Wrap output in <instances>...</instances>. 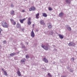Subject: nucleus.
<instances>
[{"label": "nucleus", "mask_w": 77, "mask_h": 77, "mask_svg": "<svg viewBox=\"0 0 77 77\" xmlns=\"http://www.w3.org/2000/svg\"><path fill=\"white\" fill-rule=\"evenodd\" d=\"M2 26L3 27L5 28H8L9 27V24L7 23L5 21H3L2 22Z\"/></svg>", "instance_id": "f257e3e1"}, {"label": "nucleus", "mask_w": 77, "mask_h": 77, "mask_svg": "<svg viewBox=\"0 0 77 77\" xmlns=\"http://www.w3.org/2000/svg\"><path fill=\"white\" fill-rule=\"evenodd\" d=\"M41 46L42 48H43L44 49V50H48V46H45L44 45H42Z\"/></svg>", "instance_id": "f03ea898"}, {"label": "nucleus", "mask_w": 77, "mask_h": 77, "mask_svg": "<svg viewBox=\"0 0 77 77\" xmlns=\"http://www.w3.org/2000/svg\"><path fill=\"white\" fill-rule=\"evenodd\" d=\"M35 10H36V8L34 7H32L29 8V11H35Z\"/></svg>", "instance_id": "7ed1b4c3"}, {"label": "nucleus", "mask_w": 77, "mask_h": 77, "mask_svg": "<svg viewBox=\"0 0 77 77\" xmlns=\"http://www.w3.org/2000/svg\"><path fill=\"white\" fill-rule=\"evenodd\" d=\"M35 33L33 32V30H32V31L31 32V36L32 38H35Z\"/></svg>", "instance_id": "20e7f679"}, {"label": "nucleus", "mask_w": 77, "mask_h": 77, "mask_svg": "<svg viewBox=\"0 0 77 77\" xmlns=\"http://www.w3.org/2000/svg\"><path fill=\"white\" fill-rule=\"evenodd\" d=\"M75 45V43L74 42H70L69 44V46H74Z\"/></svg>", "instance_id": "39448f33"}, {"label": "nucleus", "mask_w": 77, "mask_h": 77, "mask_svg": "<svg viewBox=\"0 0 77 77\" xmlns=\"http://www.w3.org/2000/svg\"><path fill=\"white\" fill-rule=\"evenodd\" d=\"M17 74L19 76H21V72H20L19 70H17Z\"/></svg>", "instance_id": "423d86ee"}, {"label": "nucleus", "mask_w": 77, "mask_h": 77, "mask_svg": "<svg viewBox=\"0 0 77 77\" xmlns=\"http://www.w3.org/2000/svg\"><path fill=\"white\" fill-rule=\"evenodd\" d=\"M43 61L44 62H45V63H48V61L47 59H46V58L44 57L43 58Z\"/></svg>", "instance_id": "0eeeda50"}, {"label": "nucleus", "mask_w": 77, "mask_h": 77, "mask_svg": "<svg viewBox=\"0 0 77 77\" xmlns=\"http://www.w3.org/2000/svg\"><path fill=\"white\" fill-rule=\"evenodd\" d=\"M40 23L42 25H44L45 23H44V21L43 20H41L40 21Z\"/></svg>", "instance_id": "6e6552de"}, {"label": "nucleus", "mask_w": 77, "mask_h": 77, "mask_svg": "<svg viewBox=\"0 0 77 77\" xmlns=\"http://www.w3.org/2000/svg\"><path fill=\"white\" fill-rule=\"evenodd\" d=\"M71 0H66V2L67 4H71Z\"/></svg>", "instance_id": "1a4fd4ad"}, {"label": "nucleus", "mask_w": 77, "mask_h": 77, "mask_svg": "<svg viewBox=\"0 0 77 77\" xmlns=\"http://www.w3.org/2000/svg\"><path fill=\"white\" fill-rule=\"evenodd\" d=\"M48 28L49 29H51V28L52 26H51V23H49L48 24Z\"/></svg>", "instance_id": "9d476101"}, {"label": "nucleus", "mask_w": 77, "mask_h": 77, "mask_svg": "<svg viewBox=\"0 0 77 77\" xmlns=\"http://www.w3.org/2000/svg\"><path fill=\"white\" fill-rule=\"evenodd\" d=\"M39 13H38L35 15V17L36 19H38L39 18Z\"/></svg>", "instance_id": "9b49d317"}, {"label": "nucleus", "mask_w": 77, "mask_h": 77, "mask_svg": "<svg viewBox=\"0 0 77 77\" xmlns=\"http://www.w3.org/2000/svg\"><path fill=\"white\" fill-rule=\"evenodd\" d=\"M26 20V19H23L22 20H19V21L20 22V23H22V24H23V22L24 21V20Z\"/></svg>", "instance_id": "f8f14e48"}, {"label": "nucleus", "mask_w": 77, "mask_h": 77, "mask_svg": "<svg viewBox=\"0 0 77 77\" xmlns=\"http://www.w3.org/2000/svg\"><path fill=\"white\" fill-rule=\"evenodd\" d=\"M42 16L43 17H47V14L45 13H43Z\"/></svg>", "instance_id": "ddd939ff"}, {"label": "nucleus", "mask_w": 77, "mask_h": 77, "mask_svg": "<svg viewBox=\"0 0 77 77\" xmlns=\"http://www.w3.org/2000/svg\"><path fill=\"white\" fill-rule=\"evenodd\" d=\"M21 62L22 63H24V62H26V59L23 58L21 60Z\"/></svg>", "instance_id": "4468645a"}, {"label": "nucleus", "mask_w": 77, "mask_h": 77, "mask_svg": "<svg viewBox=\"0 0 77 77\" xmlns=\"http://www.w3.org/2000/svg\"><path fill=\"white\" fill-rule=\"evenodd\" d=\"M63 15V13L62 12L60 13L59 14V17H62Z\"/></svg>", "instance_id": "2eb2a0df"}, {"label": "nucleus", "mask_w": 77, "mask_h": 77, "mask_svg": "<svg viewBox=\"0 0 77 77\" xmlns=\"http://www.w3.org/2000/svg\"><path fill=\"white\" fill-rule=\"evenodd\" d=\"M58 36H59V38H60L61 39H63V36H62V35L60 34H59L58 35Z\"/></svg>", "instance_id": "dca6fc26"}, {"label": "nucleus", "mask_w": 77, "mask_h": 77, "mask_svg": "<svg viewBox=\"0 0 77 77\" xmlns=\"http://www.w3.org/2000/svg\"><path fill=\"white\" fill-rule=\"evenodd\" d=\"M15 53H12L11 54H10V56H11L12 57L14 56V55H15Z\"/></svg>", "instance_id": "f3484780"}, {"label": "nucleus", "mask_w": 77, "mask_h": 77, "mask_svg": "<svg viewBox=\"0 0 77 77\" xmlns=\"http://www.w3.org/2000/svg\"><path fill=\"white\" fill-rule=\"evenodd\" d=\"M4 74L5 75H6V76H7L8 75V73H7V72L5 71H4Z\"/></svg>", "instance_id": "a211bd4d"}, {"label": "nucleus", "mask_w": 77, "mask_h": 77, "mask_svg": "<svg viewBox=\"0 0 77 77\" xmlns=\"http://www.w3.org/2000/svg\"><path fill=\"white\" fill-rule=\"evenodd\" d=\"M17 27H21V25L19 23H17Z\"/></svg>", "instance_id": "6ab92c4d"}, {"label": "nucleus", "mask_w": 77, "mask_h": 77, "mask_svg": "<svg viewBox=\"0 0 77 77\" xmlns=\"http://www.w3.org/2000/svg\"><path fill=\"white\" fill-rule=\"evenodd\" d=\"M11 15H13L14 14V10H12L11 11Z\"/></svg>", "instance_id": "aec40b11"}, {"label": "nucleus", "mask_w": 77, "mask_h": 77, "mask_svg": "<svg viewBox=\"0 0 77 77\" xmlns=\"http://www.w3.org/2000/svg\"><path fill=\"white\" fill-rule=\"evenodd\" d=\"M67 29L69 31H70V30H71V28L70 27H68L67 28Z\"/></svg>", "instance_id": "412c9836"}, {"label": "nucleus", "mask_w": 77, "mask_h": 77, "mask_svg": "<svg viewBox=\"0 0 77 77\" xmlns=\"http://www.w3.org/2000/svg\"><path fill=\"white\" fill-rule=\"evenodd\" d=\"M31 22L30 21H28L27 22V24L28 25H30L31 24Z\"/></svg>", "instance_id": "4be33fe9"}, {"label": "nucleus", "mask_w": 77, "mask_h": 77, "mask_svg": "<svg viewBox=\"0 0 77 77\" xmlns=\"http://www.w3.org/2000/svg\"><path fill=\"white\" fill-rule=\"evenodd\" d=\"M48 9L49 11H52V10H53V8H52L50 7H49Z\"/></svg>", "instance_id": "5701e85b"}, {"label": "nucleus", "mask_w": 77, "mask_h": 77, "mask_svg": "<svg viewBox=\"0 0 77 77\" xmlns=\"http://www.w3.org/2000/svg\"><path fill=\"white\" fill-rule=\"evenodd\" d=\"M11 23H13V22H14V19H11L10 20Z\"/></svg>", "instance_id": "b1692460"}, {"label": "nucleus", "mask_w": 77, "mask_h": 77, "mask_svg": "<svg viewBox=\"0 0 77 77\" xmlns=\"http://www.w3.org/2000/svg\"><path fill=\"white\" fill-rule=\"evenodd\" d=\"M26 59H29V55H27L26 56Z\"/></svg>", "instance_id": "393cba45"}, {"label": "nucleus", "mask_w": 77, "mask_h": 77, "mask_svg": "<svg viewBox=\"0 0 77 77\" xmlns=\"http://www.w3.org/2000/svg\"><path fill=\"white\" fill-rule=\"evenodd\" d=\"M53 31H51L50 32V35H53Z\"/></svg>", "instance_id": "a878e982"}, {"label": "nucleus", "mask_w": 77, "mask_h": 77, "mask_svg": "<svg viewBox=\"0 0 77 77\" xmlns=\"http://www.w3.org/2000/svg\"><path fill=\"white\" fill-rule=\"evenodd\" d=\"M10 7H11V8H14V5L13 4H11L10 5Z\"/></svg>", "instance_id": "bb28decb"}, {"label": "nucleus", "mask_w": 77, "mask_h": 77, "mask_svg": "<svg viewBox=\"0 0 77 77\" xmlns=\"http://www.w3.org/2000/svg\"><path fill=\"white\" fill-rule=\"evenodd\" d=\"M48 75H49V76L50 77H52V76L51 75V74H50V73H48Z\"/></svg>", "instance_id": "cd10ccee"}, {"label": "nucleus", "mask_w": 77, "mask_h": 77, "mask_svg": "<svg viewBox=\"0 0 77 77\" xmlns=\"http://www.w3.org/2000/svg\"><path fill=\"white\" fill-rule=\"evenodd\" d=\"M13 25H15V24H16V22H13Z\"/></svg>", "instance_id": "c85d7f7f"}, {"label": "nucleus", "mask_w": 77, "mask_h": 77, "mask_svg": "<svg viewBox=\"0 0 77 77\" xmlns=\"http://www.w3.org/2000/svg\"><path fill=\"white\" fill-rule=\"evenodd\" d=\"M74 59H75V58H74V57H73L71 59V60H72V61H74Z\"/></svg>", "instance_id": "c756f323"}, {"label": "nucleus", "mask_w": 77, "mask_h": 77, "mask_svg": "<svg viewBox=\"0 0 77 77\" xmlns=\"http://www.w3.org/2000/svg\"><path fill=\"white\" fill-rule=\"evenodd\" d=\"M30 20H31V18L30 17L28 19V21H30Z\"/></svg>", "instance_id": "7c9ffc66"}, {"label": "nucleus", "mask_w": 77, "mask_h": 77, "mask_svg": "<svg viewBox=\"0 0 77 77\" xmlns=\"http://www.w3.org/2000/svg\"><path fill=\"white\" fill-rule=\"evenodd\" d=\"M4 44H6V40L3 41Z\"/></svg>", "instance_id": "2f4dec72"}, {"label": "nucleus", "mask_w": 77, "mask_h": 77, "mask_svg": "<svg viewBox=\"0 0 77 77\" xmlns=\"http://www.w3.org/2000/svg\"><path fill=\"white\" fill-rule=\"evenodd\" d=\"M22 12H25V11H24V10H23L22 11Z\"/></svg>", "instance_id": "473e14b6"}, {"label": "nucleus", "mask_w": 77, "mask_h": 77, "mask_svg": "<svg viewBox=\"0 0 77 77\" xmlns=\"http://www.w3.org/2000/svg\"><path fill=\"white\" fill-rule=\"evenodd\" d=\"M35 27V24H33L32 25V27Z\"/></svg>", "instance_id": "72a5a7b5"}, {"label": "nucleus", "mask_w": 77, "mask_h": 77, "mask_svg": "<svg viewBox=\"0 0 77 77\" xmlns=\"http://www.w3.org/2000/svg\"><path fill=\"white\" fill-rule=\"evenodd\" d=\"M22 48H25V46H23L22 47Z\"/></svg>", "instance_id": "f704fd0d"}, {"label": "nucleus", "mask_w": 77, "mask_h": 77, "mask_svg": "<svg viewBox=\"0 0 77 77\" xmlns=\"http://www.w3.org/2000/svg\"><path fill=\"white\" fill-rule=\"evenodd\" d=\"M61 77H66V76H61Z\"/></svg>", "instance_id": "c9c22d12"}, {"label": "nucleus", "mask_w": 77, "mask_h": 77, "mask_svg": "<svg viewBox=\"0 0 77 77\" xmlns=\"http://www.w3.org/2000/svg\"><path fill=\"white\" fill-rule=\"evenodd\" d=\"M2 71H3L4 72V71H5L4 70V69H2Z\"/></svg>", "instance_id": "e433bc0d"}, {"label": "nucleus", "mask_w": 77, "mask_h": 77, "mask_svg": "<svg viewBox=\"0 0 77 77\" xmlns=\"http://www.w3.org/2000/svg\"><path fill=\"white\" fill-rule=\"evenodd\" d=\"M70 72H72V70H71L70 71Z\"/></svg>", "instance_id": "4c0bfd02"}, {"label": "nucleus", "mask_w": 77, "mask_h": 77, "mask_svg": "<svg viewBox=\"0 0 77 77\" xmlns=\"http://www.w3.org/2000/svg\"><path fill=\"white\" fill-rule=\"evenodd\" d=\"M0 33H1V31L0 30Z\"/></svg>", "instance_id": "58836bf2"}, {"label": "nucleus", "mask_w": 77, "mask_h": 77, "mask_svg": "<svg viewBox=\"0 0 77 77\" xmlns=\"http://www.w3.org/2000/svg\"><path fill=\"white\" fill-rule=\"evenodd\" d=\"M1 48V46L0 45V48Z\"/></svg>", "instance_id": "ea45409f"}, {"label": "nucleus", "mask_w": 77, "mask_h": 77, "mask_svg": "<svg viewBox=\"0 0 77 77\" xmlns=\"http://www.w3.org/2000/svg\"><path fill=\"white\" fill-rule=\"evenodd\" d=\"M1 30H2V29H1Z\"/></svg>", "instance_id": "a19ab883"}, {"label": "nucleus", "mask_w": 77, "mask_h": 77, "mask_svg": "<svg viewBox=\"0 0 77 77\" xmlns=\"http://www.w3.org/2000/svg\"><path fill=\"white\" fill-rule=\"evenodd\" d=\"M27 44H28V43H27Z\"/></svg>", "instance_id": "79ce46f5"}, {"label": "nucleus", "mask_w": 77, "mask_h": 77, "mask_svg": "<svg viewBox=\"0 0 77 77\" xmlns=\"http://www.w3.org/2000/svg\"><path fill=\"white\" fill-rule=\"evenodd\" d=\"M22 29V30H23V29Z\"/></svg>", "instance_id": "37998d69"}, {"label": "nucleus", "mask_w": 77, "mask_h": 77, "mask_svg": "<svg viewBox=\"0 0 77 77\" xmlns=\"http://www.w3.org/2000/svg\"><path fill=\"white\" fill-rule=\"evenodd\" d=\"M25 0L26 1V0Z\"/></svg>", "instance_id": "c03bdc74"}]
</instances>
